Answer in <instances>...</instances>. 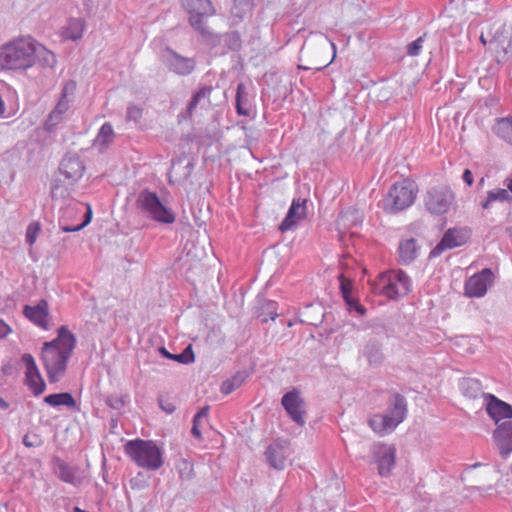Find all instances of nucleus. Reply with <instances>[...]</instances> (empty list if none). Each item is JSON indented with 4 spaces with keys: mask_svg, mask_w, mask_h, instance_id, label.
I'll return each mask as SVG.
<instances>
[{
    "mask_svg": "<svg viewBox=\"0 0 512 512\" xmlns=\"http://www.w3.org/2000/svg\"><path fill=\"white\" fill-rule=\"evenodd\" d=\"M225 43L231 50H238L241 47V37L237 31L225 34Z\"/></svg>",
    "mask_w": 512,
    "mask_h": 512,
    "instance_id": "39",
    "label": "nucleus"
},
{
    "mask_svg": "<svg viewBox=\"0 0 512 512\" xmlns=\"http://www.w3.org/2000/svg\"><path fill=\"white\" fill-rule=\"evenodd\" d=\"M23 444L29 448L40 447L43 444V440L40 435L36 433H27L23 437Z\"/></svg>",
    "mask_w": 512,
    "mask_h": 512,
    "instance_id": "41",
    "label": "nucleus"
},
{
    "mask_svg": "<svg viewBox=\"0 0 512 512\" xmlns=\"http://www.w3.org/2000/svg\"><path fill=\"white\" fill-rule=\"evenodd\" d=\"M497 41H498L497 36H494V37L490 40V43L497 42Z\"/></svg>",
    "mask_w": 512,
    "mask_h": 512,
    "instance_id": "61",
    "label": "nucleus"
},
{
    "mask_svg": "<svg viewBox=\"0 0 512 512\" xmlns=\"http://www.w3.org/2000/svg\"><path fill=\"white\" fill-rule=\"evenodd\" d=\"M480 40L483 44H486V39H485L484 35H481Z\"/></svg>",
    "mask_w": 512,
    "mask_h": 512,
    "instance_id": "60",
    "label": "nucleus"
},
{
    "mask_svg": "<svg viewBox=\"0 0 512 512\" xmlns=\"http://www.w3.org/2000/svg\"><path fill=\"white\" fill-rule=\"evenodd\" d=\"M373 290L379 295L397 300L411 292L412 281L402 270L382 272L374 281Z\"/></svg>",
    "mask_w": 512,
    "mask_h": 512,
    "instance_id": "6",
    "label": "nucleus"
},
{
    "mask_svg": "<svg viewBox=\"0 0 512 512\" xmlns=\"http://www.w3.org/2000/svg\"><path fill=\"white\" fill-rule=\"evenodd\" d=\"M23 314L26 318H28L32 323L41 327L45 330L48 329L47 318L49 315L48 312V303L46 300H40L35 306L25 305L23 309Z\"/></svg>",
    "mask_w": 512,
    "mask_h": 512,
    "instance_id": "21",
    "label": "nucleus"
},
{
    "mask_svg": "<svg viewBox=\"0 0 512 512\" xmlns=\"http://www.w3.org/2000/svg\"><path fill=\"white\" fill-rule=\"evenodd\" d=\"M142 114L143 109L140 106L130 104L126 110V120L137 123L142 118Z\"/></svg>",
    "mask_w": 512,
    "mask_h": 512,
    "instance_id": "40",
    "label": "nucleus"
},
{
    "mask_svg": "<svg viewBox=\"0 0 512 512\" xmlns=\"http://www.w3.org/2000/svg\"><path fill=\"white\" fill-rule=\"evenodd\" d=\"M281 404L293 422L300 426L305 424V401L299 390L294 388L285 393L281 399Z\"/></svg>",
    "mask_w": 512,
    "mask_h": 512,
    "instance_id": "12",
    "label": "nucleus"
},
{
    "mask_svg": "<svg viewBox=\"0 0 512 512\" xmlns=\"http://www.w3.org/2000/svg\"><path fill=\"white\" fill-rule=\"evenodd\" d=\"M407 401L399 393L393 394L385 413L375 414L368 420L370 428L380 436L392 433L407 415Z\"/></svg>",
    "mask_w": 512,
    "mask_h": 512,
    "instance_id": "4",
    "label": "nucleus"
},
{
    "mask_svg": "<svg viewBox=\"0 0 512 512\" xmlns=\"http://www.w3.org/2000/svg\"><path fill=\"white\" fill-rule=\"evenodd\" d=\"M351 217L353 222L359 221V211L354 208H348L345 212H343L340 216L341 219L349 218Z\"/></svg>",
    "mask_w": 512,
    "mask_h": 512,
    "instance_id": "49",
    "label": "nucleus"
},
{
    "mask_svg": "<svg viewBox=\"0 0 512 512\" xmlns=\"http://www.w3.org/2000/svg\"><path fill=\"white\" fill-rule=\"evenodd\" d=\"M199 103H200V99L196 98V96L193 95L187 105L188 117H191L193 111L195 110V108L198 106Z\"/></svg>",
    "mask_w": 512,
    "mask_h": 512,
    "instance_id": "52",
    "label": "nucleus"
},
{
    "mask_svg": "<svg viewBox=\"0 0 512 512\" xmlns=\"http://www.w3.org/2000/svg\"><path fill=\"white\" fill-rule=\"evenodd\" d=\"M35 39L23 36L9 41L1 47L0 70L27 69L33 66Z\"/></svg>",
    "mask_w": 512,
    "mask_h": 512,
    "instance_id": "3",
    "label": "nucleus"
},
{
    "mask_svg": "<svg viewBox=\"0 0 512 512\" xmlns=\"http://www.w3.org/2000/svg\"><path fill=\"white\" fill-rule=\"evenodd\" d=\"M135 205L142 215L155 222L161 224L175 222L176 216L173 210L159 198L156 192L149 189H143L139 192Z\"/></svg>",
    "mask_w": 512,
    "mask_h": 512,
    "instance_id": "7",
    "label": "nucleus"
},
{
    "mask_svg": "<svg viewBox=\"0 0 512 512\" xmlns=\"http://www.w3.org/2000/svg\"><path fill=\"white\" fill-rule=\"evenodd\" d=\"M114 138L115 133L112 124L110 122H105L97 133L94 140V146L98 147L100 152H104L113 142Z\"/></svg>",
    "mask_w": 512,
    "mask_h": 512,
    "instance_id": "31",
    "label": "nucleus"
},
{
    "mask_svg": "<svg viewBox=\"0 0 512 512\" xmlns=\"http://www.w3.org/2000/svg\"><path fill=\"white\" fill-rule=\"evenodd\" d=\"M332 47H333V49H334V50L336 49V46H335V44H334V43H332Z\"/></svg>",
    "mask_w": 512,
    "mask_h": 512,
    "instance_id": "63",
    "label": "nucleus"
},
{
    "mask_svg": "<svg viewBox=\"0 0 512 512\" xmlns=\"http://www.w3.org/2000/svg\"><path fill=\"white\" fill-rule=\"evenodd\" d=\"M22 362L26 367V384L35 396H39L45 391L46 384L41 377L34 357L29 353H25L22 355Z\"/></svg>",
    "mask_w": 512,
    "mask_h": 512,
    "instance_id": "17",
    "label": "nucleus"
},
{
    "mask_svg": "<svg viewBox=\"0 0 512 512\" xmlns=\"http://www.w3.org/2000/svg\"><path fill=\"white\" fill-rule=\"evenodd\" d=\"M371 463L377 465L378 474L388 477L396 463V448L393 445L376 442L370 446Z\"/></svg>",
    "mask_w": 512,
    "mask_h": 512,
    "instance_id": "10",
    "label": "nucleus"
},
{
    "mask_svg": "<svg viewBox=\"0 0 512 512\" xmlns=\"http://www.w3.org/2000/svg\"><path fill=\"white\" fill-rule=\"evenodd\" d=\"M462 179L468 186H471L474 182L473 173L471 170L465 169L462 175Z\"/></svg>",
    "mask_w": 512,
    "mask_h": 512,
    "instance_id": "54",
    "label": "nucleus"
},
{
    "mask_svg": "<svg viewBox=\"0 0 512 512\" xmlns=\"http://www.w3.org/2000/svg\"><path fill=\"white\" fill-rule=\"evenodd\" d=\"M492 439L499 455L508 459L512 453V420H504L496 425Z\"/></svg>",
    "mask_w": 512,
    "mask_h": 512,
    "instance_id": "16",
    "label": "nucleus"
},
{
    "mask_svg": "<svg viewBox=\"0 0 512 512\" xmlns=\"http://www.w3.org/2000/svg\"><path fill=\"white\" fill-rule=\"evenodd\" d=\"M483 182H484V178H481L479 184H483Z\"/></svg>",
    "mask_w": 512,
    "mask_h": 512,
    "instance_id": "62",
    "label": "nucleus"
},
{
    "mask_svg": "<svg viewBox=\"0 0 512 512\" xmlns=\"http://www.w3.org/2000/svg\"><path fill=\"white\" fill-rule=\"evenodd\" d=\"M277 316H278V314H277L276 312H274V313H273V312H271V313H270V319H271V320H274Z\"/></svg>",
    "mask_w": 512,
    "mask_h": 512,
    "instance_id": "59",
    "label": "nucleus"
},
{
    "mask_svg": "<svg viewBox=\"0 0 512 512\" xmlns=\"http://www.w3.org/2000/svg\"><path fill=\"white\" fill-rule=\"evenodd\" d=\"M76 205H72V204H69L67 205L65 208H63L61 210V216H60V219H59V225H60V228L62 231L64 232H76V231H80L82 230L85 226H87L90 222H91V219H92V210L90 208V206H88V209H87V212L84 216V220L82 223L78 224V225H75V226H70V225H67L65 223V220L69 217H71L72 215H74L76 213Z\"/></svg>",
    "mask_w": 512,
    "mask_h": 512,
    "instance_id": "24",
    "label": "nucleus"
},
{
    "mask_svg": "<svg viewBox=\"0 0 512 512\" xmlns=\"http://www.w3.org/2000/svg\"><path fill=\"white\" fill-rule=\"evenodd\" d=\"M461 392L469 398H477L479 395L485 394L482 392V384L475 378H463L459 382Z\"/></svg>",
    "mask_w": 512,
    "mask_h": 512,
    "instance_id": "34",
    "label": "nucleus"
},
{
    "mask_svg": "<svg viewBox=\"0 0 512 512\" xmlns=\"http://www.w3.org/2000/svg\"><path fill=\"white\" fill-rule=\"evenodd\" d=\"M469 235L466 229L450 228L448 229L439 243L431 250L429 257H439L444 251L460 247L467 242Z\"/></svg>",
    "mask_w": 512,
    "mask_h": 512,
    "instance_id": "14",
    "label": "nucleus"
},
{
    "mask_svg": "<svg viewBox=\"0 0 512 512\" xmlns=\"http://www.w3.org/2000/svg\"><path fill=\"white\" fill-rule=\"evenodd\" d=\"M75 347V335L66 326H60L57 337L43 344L41 359L50 383H56L62 378Z\"/></svg>",
    "mask_w": 512,
    "mask_h": 512,
    "instance_id": "1",
    "label": "nucleus"
},
{
    "mask_svg": "<svg viewBox=\"0 0 512 512\" xmlns=\"http://www.w3.org/2000/svg\"><path fill=\"white\" fill-rule=\"evenodd\" d=\"M160 354L170 360L177 361L182 364H190L195 361L192 345H188L180 354L170 353L165 347L159 348Z\"/></svg>",
    "mask_w": 512,
    "mask_h": 512,
    "instance_id": "35",
    "label": "nucleus"
},
{
    "mask_svg": "<svg viewBox=\"0 0 512 512\" xmlns=\"http://www.w3.org/2000/svg\"><path fill=\"white\" fill-rule=\"evenodd\" d=\"M510 202L512 196L508 190L504 188H498L487 192V197L483 200L480 205L484 210H490L494 202Z\"/></svg>",
    "mask_w": 512,
    "mask_h": 512,
    "instance_id": "32",
    "label": "nucleus"
},
{
    "mask_svg": "<svg viewBox=\"0 0 512 512\" xmlns=\"http://www.w3.org/2000/svg\"><path fill=\"white\" fill-rule=\"evenodd\" d=\"M44 402L53 407L60 405H64L68 408L76 407V401L69 392L49 394L45 396Z\"/></svg>",
    "mask_w": 512,
    "mask_h": 512,
    "instance_id": "36",
    "label": "nucleus"
},
{
    "mask_svg": "<svg viewBox=\"0 0 512 512\" xmlns=\"http://www.w3.org/2000/svg\"><path fill=\"white\" fill-rule=\"evenodd\" d=\"M200 421L201 420L196 419V417H193V425H192L191 433L197 439H201V431L199 429Z\"/></svg>",
    "mask_w": 512,
    "mask_h": 512,
    "instance_id": "53",
    "label": "nucleus"
},
{
    "mask_svg": "<svg viewBox=\"0 0 512 512\" xmlns=\"http://www.w3.org/2000/svg\"><path fill=\"white\" fill-rule=\"evenodd\" d=\"M493 131L499 138L512 145V117L499 119Z\"/></svg>",
    "mask_w": 512,
    "mask_h": 512,
    "instance_id": "37",
    "label": "nucleus"
},
{
    "mask_svg": "<svg viewBox=\"0 0 512 512\" xmlns=\"http://www.w3.org/2000/svg\"><path fill=\"white\" fill-rule=\"evenodd\" d=\"M494 281V274L490 268H484L471 276L465 283V295L468 297H483Z\"/></svg>",
    "mask_w": 512,
    "mask_h": 512,
    "instance_id": "15",
    "label": "nucleus"
},
{
    "mask_svg": "<svg viewBox=\"0 0 512 512\" xmlns=\"http://www.w3.org/2000/svg\"><path fill=\"white\" fill-rule=\"evenodd\" d=\"M179 478L183 482L192 480L195 477L194 465L185 458H179L175 464Z\"/></svg>",
    "mask_w": 512,
    "mask_h": 512,
    "instance_id": "38",
    "label": "nucleus"
},
{
    "mask_svg": "<svg viewBox=\"0 0 512 512\" xmlns=\"http://www.w3.org/2000/svg\"><path fill=\"white\" fill-rule=\"evenodd\" d=\"M424 42V36L418 37L416 40L407 45V54L409 56H417L420 54L422 45Z\"/></svg>",
    "mask_w": 512,
    "mask_h": 512,
    "instance_id": "43",
    "label": "nucleus"
},
{
    "mask_svg": "<svg viewBox=\"0 0 512 512\" xmlns=\"http://www.w3.org/2000/svg\"><path fill=\"white\" fill-rule=\"evenodd\" d=\"M160 408L167 414H172L176 410V403L175 401L171 400L170 398L165 397H159L158 399Z\"/></svg>",
    "mask_w": 512,
    "mask_h": 512,
    "instance_id": "46",
    "label": "nucleus"
},
{
    "mask_svg": "<svg viewBox=\"0 0 512 512\" xmlns=\"http://www.w3.org/2000/svg\"><path fill=\"white\" fill-rule=\"evenodd\" d=\"M160 61L169 72L181 77L191 75L196 69L195 58L185 57L168 46L161 50Z\"/></svg>",
    "mask_w": 512,
    "mask_h": 512,
    "instance_id": "9",
    "label": "nucleus"
},
{
    "mask_svg": "<svg viewBox=\"0 0 512 512\" xmlns=\"http://www.w3.org/2000/svg\"><path fill=\"white\" fill-rule=\"evenodd\" d=\"M125 452L137 466L150 471L158 470L164 463L163 449L151 440H130Z\"/></svg>",
    "mask_w": 512,
    "mask_h": 512,
    "instance_id": "5",
    "label": "nucleus"
},
{
    "mask_svg": "<svg viewBox=\"0 0 512 512\" xmlns=\"http://www.w3.org/2000/svg\"><path fill=\"white\" fill-rule=\"evenodd\" d=\"M212 92V87L210 86H203L199 90H197L193 95L196 96V98L200 99H206L209 98L210 94Z\"/></svg>",
    "mask_w": 512,
    "mask_h": 512,
    "instance_id": "50",
    "label": "nucleus"
},
{
    "mask_svg": "<svg viewBox=\"0 0 512 512\" xmlns=\"http://www.w3.org/2000/svg\"><path fill=\"white\" fill-rule=\"evenodd\" d=\"M250 373L247 370L236 372L232 377L226 379L221 385V392L225 395L232 393L238 389L245 380L249 377Z\"/></svg>",
    "mask_w": 512,
    "mask_h": 512,
    "instance_id": "33",
    "label": "nucleus"
},
{
    "mask_svg": "<svg viewBox=\"0 0 512 512\" xmlns=\"http://www.w3.org/2000/svg\"><path fill=\"white\" fill-rule=\"evenodd\" d=\"M349 310H355L359 315H364L366 313V308L361 305L357 299L353 298L352 295L343 298Z\"/></svg>",
    "mask_w": 512,
    "mask_h": 512,
    "instance_id": "42",
    "label": "nucleus"
},
{
    "mask_svg": "<svg viewBox=\"0 0 512 512\" xmlns=\"http://www.w3.org/2000/svg\"><path fill=\"white\" fill-rule=\"evenodd\" d=\"M182 7L189 14L188 23L205 43L216 46L221 42V36L207 25V18L217 12L211 0H182Z\"/></svg>",
    "mask_w": 512,
    "mask_h": 512,
    "instance_id": "2",
    "label": "nucleus"
},
{
    "mask_svg": "<svg viewBox=\"0 0 512 512\" xmlns=\"http://www.w3.org/2000/svg\"><path fill=\"white\" fill-rule=\"evenodd\" d=\"M417 192L416 184L408 179L394 183L381 202L384 212L396 214L409 208L415 202Z\"/></svg>",
    "mask_w": 512,
    "mask_h": 512,
    "instance_id": "8",
    "label": "nucleus"
},
{
    "mask_svg": "<svg viewBox=\"0 0 512 512\" xmlns=\"http://www.w3.org/2000/svg\"><path fill=\"white\" fill-rule=\"evenodd\" d=\"M291 454L289 441L285 439H277L268 445L264 452V456L270 467L276 470H283L286 462Z\"/></svg>",
    "mask_w": 512,
    "mask_h": 512,
    "instance_id": "13",
    "label": "nucleus"
},
{
    "mask_svg": "<svg viewBox=\"0 0 512 512\" xmlns=\"http://www.w3.org/2000/svg\"><path fill=\"white\" fill-rule=\"evenodd\" d=\"M420 254V246L415 238L402 239L398 246V261L402 265H409Z\"/></svg>",
    "mask_w": 512,
    "mask_h": 512,
    "instance_id": "23",
    "label": "nucleus"
},
{
    "mask_svg": "<svg viewBox=\"0 0 512 512\" xmlns=\"http://www.w3.org/2000/svg\"><path fill=\"white\" fill-rule=\"evenodd\" d=\"M40 230L39 225L36 223H32L28 226L27 232H26V241L32 245L36 240V234Z\"/></svg>",
    "mask_w": 512,
    "mask_h": 512,
    "instance_id": "47",
    "label": "nucleus"
},
{
    "mask_svg": "<svg viewBox=\"0 0 512 512\" xmlns=\"http://www.w3.org/2000/svg\"><path fill=\"white\" fill-rule=\"evenodd\" d=\"M487 400L486 411L487 414L494 420L495 424L501 423L502 419H512V405L500 400L493 394H485Z\"/></svg>",
    "mask_w": 512,
    "mask_h": 512,
    "instance_id": "18",
    "label": "nucleus"
},
{
    "mask_svg": "<svg viewBox=\"0 0 512 512\" xmlns=\"http://www.w3.org/2000/svg\"><path fill=\"white\" fill-rule=\"evenodd\" d=\"M76 90V82L73 80L67 81L61 91L60 100H70L68 97L74 95Z\"/></svg>",
    "mask_w": 512,
    "mask_h": 512,
    "instance_id": "45",
    "label": "nucleus"
},
{
    "mask_svg": "<svg viewBox=\"0 0 512 512\" xmlns=\"http://www.w3.org/2000/svg\"><path fill=\"white\" fill-rule=\"evenodd\" d=\"M306 200L294 199L287 212L286 217L281 222L279 229L282 232L292 230L296 223L305 217Z\"/></svg>",
    "mask_w": 512,
    "mask_h": 512,
    "instance_id": "22",
    "label": "nucleus"
},
{
    "mask_svg": "<svg viewBox=\"0 0 512 512\" xmlns=\"http://www.w3.org/2000/svg\"><path fill=\"white\" fill-rule=\"evenodd\" d=\"M57 190H58V186L57 185H53L52 188H51V196H52V198H56L57 197Z\"/></svg>",
    "mask_w": 512,
    "mask_h": 512,
    "instance_id": "57",
    "label": "nucleus"
},
{
    "mask_svg": "<svg viewBox=\"0 0 512 512\" xmlns=\"http://www.w3.org/2000/svg\"><path fill=\"white\" fill-rule=\"evenodd\" d=\"M70 107V100H58L55 108L50 112L46 121H45V129L49 132L53 131V129L62 122L65 113L68 111Z\"/></svg>",
    "mask_w": 512,
    "mask_h": 512,
    "instance_id": "28",
    "label": "nucleus"
},
{
    "mask_svg": "<svg viewBox=\"0 0 512 512\" xmlns=\"http://www.w3.org/2000/svg\"><path fill=\"white\" fill-rule=\"evenodd\" d=\"M351 289H352L351 281H349L348 279H346L342 276L341 281H340V290L342 293V297L346 298V297L350 296Z\"/></svg>",
    "mask_w": 512,
    "mask_h": 512,
    "instance_id": "48",
    "label": "nucleus"
},
{
    "mask_svg": "<svg viewBox=\"0 0 512 512\" xmlns=\"http://www.w3.org/2000/svg\"><path fill=\"white\" fill-rule=\"evenodd\" d=\"M252 104L247 87L239 83L236 89V111L239 115L249 116Z\"/></svg>",
    "mask_w": 512,
    "mask_h": 512,
    "instance_id": "30",
    "label": "nucleus"
},
{
    "mask_svg": "<svg viewBox=\"0 0 512 512\" xmlns=\"http://www.w3.org/2000/svg\"><path fill=\"white\" fill-rule=\"evenodd\" d=\"M86 24L82 18H71L62 30L64 39L77 41L83 37Z\"/></svg>",
    "mask_w": 512,
    "mask_h": 512,
    "instance_id": "29",
    "label": "nucleus"
},
{
    "mask_svg": "<svg viewBox=\"0 0 512 512\" xmlns=\"http://www.w3.org/2000/svg\"><path fill=\"white\" fill-rule=\"evenodd\" d=\"M362 356L366 358L368 364L372 368L379 367L384 361V354L381 349V344L375 339H370L364 345Z\"/></svg>",
    "mask_w": 512,
    "mask_h": 512,
    "instance_id": "25",
    "label": "nucleus"
},
{
    "mask_svg": "<svg viewBox=\"0 0 512 512\" xmlns=\"http://www.w3.org/2000/svg\"><path fill=\"white\" fill-rule=\"evenodd\" d=\"M59 170L67 180L75 183L83 176L85 167L78 157L66 156L60 162Z\"/></svg>",
    "mask_w": 512,
    "mask_h": 512,
    "instance_id": "20",
    "label": "nucleus"
},
{
    "mask_svg": "<svg viewBox=\"0 0 512 512\" xmlns=\"http://www.w3.org/2000/svg\"><path fill=\"white\" fill-rule=\"evenodd\" d=\"M199 103H200V99L196 98V96L193 95L187 105L188 117H191L193 111L195 110V108L198 106Z\"/></svg>",
    "mask_w": 512,
    "mask_h": 512,
    "instance_id": "51",
    "label": "nucleus"
},
{
    "mask_svg": "<svg viewBox=\"0 0 512 512\" xmlns=\"http://www.w3.org/2000/svg\"><path fill=\"white\" fill-rule=\"evenodd\" d=\"M454 201L453 192L445 186L433 187L424 195V206L433 215H443L448 212Z\"/></svg>",
    "mask_w": 512,
    "mask_h": 512,
    "instance_id": "11",
    "label": "nucleus"
},
{
    "mask_svg": "<svg viewBox=\"0 0 512 512\" xmlns=\"http://www.w3.org/2000/svg\"><path fill=\"white\" fill-rule=\"evenodd\" d=\"M208 412H209V407L208 406L203 407L194 415V417H196V419L202 420L208 416Z\"/></svg>",
    "mask_w": 512,
    "mask_h": 512,
    "instance_id": "56",
    "label": "nucleus"
},
{
    "mask_svg": "<svg viewBox=\"0 0 512 512\" xmlns=\"http://www.w3.org/2000/svg\"><path fill=\"white\" fill-rule=\"evenodd\" d=\"M33 65L37 62L43 68H53L57 63L55 54L35 40L33 45Z\"/></svg>",
    "mask_w": 512,
    "mask_h": 512,
    "instance_id": "26",
    "label": "nucleus"
},
{
    "mask_svg": "<svg viewBox=\"0 0 512 512\" xmlns=\"http://www.w3.org/2000/svg\"><path fill=\"white\" fill-rule=\"evenodd\" d=\"M253 6L254 5L251 0H234V4L230 11L231 25L232 26L238 25L246 17L251 15Z\"/></svg>",
    "mask_w": 512,
    "mask_h": 512,
    "instance_id": "27",
    "label": "nucleus"
},
{
    "mask_svg": "<svg viewBox=\"0 0 512 512\" xmlns=\"http://www.w3.org/2000/svg\"><path fill=\"white\" fill-rule=\"evenodd\" d=\"M55 473L63 482L74 486L81 485L85 478L83 471L78 466L68 464L59 459L56 460Z\"/></svg>",
    "mask_w": 512,
    "mask_h": 512,
    "instance_id": "19",
    "label": "nucleus"
},
{
    "mask_svg": "<svg viewBox=\"0 0 512 512\" xmlns=\"http://www.w3.org/2000/svg\"><path fill=\"white\" fill-rule=\"evenodd\" d=\"M0 407L3 408V409H7L8 408V403L0 397Z\"/></svg>",
    "mask_w": 512,
    "mask_h": 512,
    "instance_id": "58",
    "label": "nucleus"
},
{
    "mask_svg": "<svg viewBox=\"0 0 512 512\" xmlns=\"http://www.w3.org/2000/svg\"><path fill=\"white\" fill-rule=\"evenodd\" d=\"M105 402H106L107 406H109L110 408L115 409V410H121L125 405L123 396H118V395L108 396L106 398Z\"/></svg>",
    "mask_w": 512,
    "mask_h": 512,
    "instance_id": "44",
    "label": "nucleus"
},
{
    "mask_svg": "<svg viewBox=\"0 0 512 512\" xmlns=\"http://www.w3.org/2000/svg\"><path fill=\"white\" fill-rule=\"evenodd\" d=\"M11 332V328L3 320H0V339L5 338Z\"/></svg>",
    "mask_w": 512,
    "mask_h": 512,
    "instance_id": "55",
    "label": "nucleus"
}]
</instances>
